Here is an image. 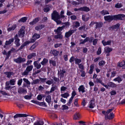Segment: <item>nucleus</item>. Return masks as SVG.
<instances>
[{"mask_svg": "<svg viewBox=\"0 0 125 125\" xmlns=\"http://www.w3.org/2000/svg\"><path fill=\"white\" fill-rule=\"evenodd\" d=\"M48 60L47 59L44 58L43 61L41 62L42 65H44L46 64L47 63Z\"/></svg>", "mask_w": 125, "mask_h": 125, "instance_id": "a19ab883", "label": "nucleus"}, {"mask_svg": "<svg viewBox=\"0 0 125 125\" xmlns=\"http://www.w3.org/2000/svg\"><path fill=\"white\" fill-rule=\"evenodd\" d=\"M125 62L124 61H123L119 63L118 66L120 67H123V66L124 65Z\"/></svg>", "mask_w": 125, "mask_h": 125, "instance_id": "864d4df0", "label": "nucleus"}, {"mask_svg": "<svg viewBox=\"0 0 125 125\" xmlns=\"http://www.w3.org/2000/svg\"><path fill=\"white\" fill-rule=\"evenodd\" d=\"M49 63L50 64H52V65L55 66L56 65V63L55 61L52 60H50L49 61Z\"/></svg>", "mask_w": 125, "mask_h": 125, "instance_id": "de8ad7c7", "label": "nucleus"}, {"mask_svg": "<svg viewBox=\"0 0 125 125\" xmlns=\"http://www.w3.org/2000/svg\"><path fill=\"white\" fill-rule=\"evenodd\" d=\"M28 118L30 119L29 122V124H30L31 122H33L35 120V118L32 116H29L28 117Z\"/></svg>", "mask_w": 125, "mask_h": 125, "instance_id": "7c9ffc66", "label": "nucleus"}, {"mask_svg": "<svg viewBox=\"0 0 125 125\" xmlns=\"http://www.w3.org/2000/svg\"><path fill=\"white\" fill-rule=\"evenodd\" d=\"M22 82V79H20L19 80L18 82V84L19 86H20Z\"/></svg>", "mask_w": 125, "mask_h": 125, "instance_id": "0e129e2a", "label": "nucleus"}, {"mask_svg": "<svg viewBox=\"0 0 125 125\" xmlns=\"http://www.w3.org/2000/svg\"><path fill=\"white\" fill-rule=\"evenodd\" d=\"M116 74V73L115 72L113 71L111 73V75L110 76L111 78L112 77H114L115 76V75Z\"/></svg>", "mask_w": 125, "mask_h": 125, "instance_id": "338daca9", "label": "nucleus"}, {"mask_svg": "<svg viewBox=\"0 0 125 125\" xmlns=\"http://www.w3.org/2000/svg\"><path fill=\"white\" fill-rule=\"evenodd\" d=\"M107 85L109 86V87L112 88L115 87L116 86V84L112 82H108L107 83Z\"/></svg>", "mask_w": 125, "mask_h": 125, "instance_id": "aec40b11", "label": "nucleus"}, {"mask_svg": "<svg viewBox=\"0 0 125 125\" xmlns=\"http://www.w3.org/2000/svg\"><path fill=\"white\" fill-rule=\"evenodd\" d=\"M81 11H84L86 12H88L90 11V9L87 6H84L80 7Z\"/></svg>", "mask_w": 125, "mask_h": 125, "instance_id": "a211bd4d", "label": "nucleus"}, {"mask_svg": "<svg viewBox=\"0 0 125 125\" xmlns=\"http://www.w3.org/2000/svg\"><path fill=\"white\" fill-rule=\"evenodd\" d=\"M60 73L59 72H58V74H59L61 75V77H63L64 75V74L65 73V70L63 69L62 70H60Z\"/></svg>", "mask_w": 125, "mask_h": 125, "instance_id": "c9c22d12", "label": "nucleus"}, {"mask_svg": "<svg viewBox=\"0 0 125 125\" xmlns=\"http://www.w3.org/2000/svg\"><path fill=\"white\" fill-rule=\"evenodd\" d=\"M80 116V115L78 113H76L74 116L73 119L75 120L78 119Z\"/></svg>", "mask_w": 125, "mask_h": 125, "instance_id": "e433bc0d", "label": "nucleus"}, {"mask_svg": "<svg viewBox=\"0 0 125 125\" xmlns=\"http://www.w3.org/2000/svg\"><path fill=\"white\" fill-rule=\"evenodd\" d=\"M120 24L119 23H117L114 25L111 26L109 28L110 30H114L116 28H118L120 26Z\"/></svg>", "mask_w": 125, "mask_h": 125, "instance_id": "f8f14e48", "label": "nucleus"}, {"mask_svg": "<svg viewBox=\"0 0 125 125\" xmlns=\"http://www.w3.org/2000/svg\"><path fill=\"white\" fill-rule=\"evenodd\" d=\"M13 60L16 63H19L25 62L26 60L25 58H22L21 57H20L16 59H14Z\"/></svg>", "mask_w": 125, "mask_h": 125, "instance_id": "20e7f679", "label": "nucleus"}, {"mask_svg": "<svg viewBox=\"0 0 125 125\" xmlns=\"http://www.w3.org/2000/svg\"><path fill=\"white\" fill-rule=\"evenodd\" d=\"M102 43L103 45L105 46L106 45H110L111 43V41H109L106 42L104 40H103L102 41Z\"/></svg>", "mask_w": 125, "mask_h": 125, "instance_id": "b1692460", "label": "nucleus"}, {"mask_svg": "<svg viewBox=\"0 0 125 125\" xmlns=\"http://www.w3.org/2000/svg\"><path fill=\"white\" fill-rule=\"evenodd\" d=\"M108 114H104L105 115V120H107L108 119H113L114 116V114L113 113H111L109 116L108 115Z\"/></svg>", "mask_w": 125, "mask_h": 125, "instance_id": "0eeeda50", "label": "nucleus"}, {"mask_svg": "<svg viewBox=\"0 0 125 125\" xmlns=\"http://www.w3.org/2000/svg\"><path fill=\"white\" fill-rule=\"evenodd\" d=\"M110 93L111 95H115L116 94V93L115 91L113 90L110 92Z\"/></svg>", "mask_w": 125, "mask_h": 125, "instance_id": "680f3d73", "label": "nucleus"}, {"mask_svg": "<svg viewBox=\"0 0 125 125\" xmlns=\"http://www.w3.org/2000/svg\"><path fill=\"white\" fill-rule=\"evenodd\" d=\"M96 24L95 27L96 29H97L98 28H101L103 24V23L102 22H96Z\"/></svg>", "mask_w": 125, "mask_h": 125, "instance_id": "4be33fe9", "label": "nucleus"}, {"mask_svg": "<svg viewBox=\"0 0 125 125\" xmlns=\"http://www.w3.org/2000/svg\"><path fill=\"white\" fill-rule=\"evenodd\" d=\"M61 95L62 97H63L64 98H67V97L69 96V94L68 93H65L64 94H61Z\"/></svg>", "mask_w": 125, "mask_h": 125, "instance_id": "37998d69", "label": "nucleus"}, {"mask_svg": "<svg viewBox=\"0 0 125 125\" xmlns=\"http://www.w3.org/2000/svg\"><path fill=\"white\" fill-rule=\"evenodd\" d=\"M15 80L14 79L10 80V81L7 82H9V84L11 85H13L15 84Z\"/></svg>", "mask_w": 125, "mask_h": 125, "instance_id": "72a5a7b5", "label": "nucleus"}, {"mask_svg": "<svg viewBox=\"0 0 125 125\" xmlns=\"http://www.w3.org/2000/svg\"><path fill=\"white\" fill-rule=\"evenodd\" d=\"M32 95L30 94L29 95H26L24 97V98L26 99H31V98Z\"/></svg>", "mask_w": 125, "mask_h": 125, "instance_id": "4d7b16f0", "label": "nucleus"}, {"mask_svg": "<svg viewBox=\"0 0 125 125\" xmlns=\"http://www.w3.org/2000/svg\"><path fill=\"white\" fill-rule=\"evenodd\" d=\"M75 63L78 64H79V63L81 62V59H78V58H75Z\"/></svg>", "mask_w": 125, "mask_h": 125, "instance_id": "8fccbe9b", "label": "nucleus"}, {"mask_svg": "<svg viewBox=\"0 0 125 125\" xmlns=\"http://www.w3.org/2000/svg\"><path fill=\"white\" fill-rule=\"evenodd\" d=\"M40 82V79H37L33 80V82L31 83V84L32 85L36 84Z\"/></svg>", "mask_w": 125, "mask_h": 125, "instance_id": "ea45409f", "label": "nucleus"}, {"mask_svg": "<svg viewBox=\"0 0 125 125\" xmlns=\"http://www.w3.org/2000/svg\"><path fill=\"white\" fill-rule=\"evenodd\" d=\"M52 19L55 21L57 24L62 23L61 21L60 20V15L56 10L54 11L52 14Z\"/></svg>", "mask_w": 125, "mask_h": 125, "instance_id": "f257e3e1", "label": "nucleus"}, {"mask_svg": "<svg viewBox=\"0 0 125 125\" xmlns=\"http://www.w3.org/2000/svg\"><path fill=\"white\" fill-rule=\"evenodd\" d=\"M39 79L40 81H41V82L43 83L46 82V81L47 80L46 78H42L40 77H39Z\"/></svg>", "mask_w": 125, "mask_h": 125, "instance_id": "6e6d98bb", "label": "nucleus"}, {"mask_svg": "<svg viewBox=\"0 0 125 125\" xmlns=\"http://www.w3.org/2000/svg\"><path fill=\"white\" fill-rule=\"evenodd\" d=\"M114 109V107H113L111 109L108 110L107 111H102V113L103 114H109L110 112H112Z\"/></svg>", "mask_w": 125, "mask_h": 125, "instance_id": "bb28decb", "label": "nucleus"}, {"mask_svg": "<svg viewBox=\"0 0 125 125\" xmlns=\"http://www.w3.org/2000/svg\"><path fill=\"white\" fill-rule=\"evenodd\" d=\"M44 27V25H40L36 26L35 27V29L37 31L41 30Z\"/></svg>", "mask_w": 125, "mask_h": 125, "instance_id": "393cba45", "label": "nucleus"}, {"mask_svg": "<svg viewBox=\"0 0 125 125\" xmlns=\"http://www.w3.org/2000/svg\"><path fill=\"white\" fill-rule=\"evenodd\" d=\"M16 25H13L12 27L8 28L7 29V30L9 31L13 30L16 28Z\"/></svg>", "mask_w": 125, "mask_h": 125, "instance_id": "58836bf2", "label": "nucleus"}, {"mask_svg": "<svg viewBox=\"0 0 125 125\" xmlns=\"http://www.w3.org/2000/svg\"><path fill=\"white\" fill-rule=\"evenodd\" d=\"M104 18L105 21L109 22H110L113 20H117V15L105 16H104Z\"/></svg>", "mask_w": 125, "mask_h": 125, "instance_id": "f03ea898", "label": "nucleus"}, {"mask_svg": "<svg viewBox=\"0 0 125 125\" xmlns=\"http://www.w3.org/2000/svg\"><path fill=\"white\" fill-rule=\"evenodd\" d=\"M33 68V66L32 65L28 66L25 70L22 73V75H28L29 73V72L32 70Z\"/></svg>", "mask_w": 125, "mask_h": 125, "instance_id": "7ed1b4c3", "label": "nucleus"}, {"mask_svg": "<svg viewBox=\"0 0 125 125\" xmlns=\"http://www.w3.org/2000/svg\"><path fill=\"white\" fill-rule=\"evenodd\" d=\"M23 80L28 85L30 84V83L28 79L24 78L23 79Z\"/></svg>", "mask_w": 125, "mask_h": 125, "instance_id": "bf43d9fd", "label": "nucleus"}, {"mask_svg": "<svg viewBox=\"0 0 125 125\" xmlns=\"http://www.w3.org/2000/svg\"><path fill=\"white\" fill-rule=\"evenodd\" d=\"M25 27L24 26H22L19 31L18 35L19 36L21 37H23L25 33Z\"/></svg>", "mask_w": 125, "mask_h": 125, "instance_id": "423d86ee", "label": "nucleus"}, {"mask_svg": "<svg viewBox=\"0 0 125 125\" xmlns=\"http://www.w3.org/2000/svg\"><path fill=\"white\" fill-rule=\"evenodd\" d=\"M40 37V35L37 33H35L32 36L33 39V41H31V42H34L35 40L39 38Z\"/></svg>", "mask_w": 125, "mask_h": 125, "instance_id": "412c9836", "label": "nucleus"}, {"mask_svg": "<svg viewBox=\"0 0 125 125\" xmlns=\"http://www.w3.org/2000/svg\"><path fill=\"white\" fill-rule=\"evenodd\" d=\"M76 31V29L70 30L65 33V37L68 39L69 38V37Z\"/></svg>", "mask_w": 125, "mask_h": 125, "instance_id": "39448f33", "label": "nucleus"}, {"mask_svg": "<svg viewBox=\"0 0 125 125\" xmlns=\"http://www.w3.org/2000/svg\"><path fill=\"white\" fill-rule=\"evenodd\" d=\"M113 81H117L119 83L122 81L121 78L120 77H118L114 79Z\"/></svg>", "mask_w": 125, "mask_h": 125, "instance_id": "3c124183", "label": "nucleus"}, {"mask_svg": "<svg viewBox=\"0 0 125 125\" xmlns=\"http://www.w3.org/2000/svg\"><path fill=\"white\" fill-rule=\"evenodd\" d=\"M15 44L16 46L17 47L19 46L21 44L20 43V39L18 38H15Z\"/></svg>", "mask_w": 125, "mask_h": 125, "instance_id": "cd10ccee", "label": "nucleus"}, {"mask_svg": "<svg viewBox=\"0 0 125 125\" xmlns=\"http://www.w3.org/2000/svg\"><path fill=\"white\" fill-rule=\"evenodd\" d=\"M117 20H122V18L125 17V15L119 14L117 15Z\"/></svg>", "mask_w": 125, "mask_h": 125, "instance_id": "c756f323", "label": "nucleus"}, {"mask_svg": "<svg viewBox=\"0 0 125 125\" xmlns=\"http://www.w3.org/2000/svg\"><path fill=\"white\" fill-rule=\"evenodd\" d=\"M29 116L26 114H17L14 115L13 117L14 118H16L18 117H26Z\"/></svg>", "mask_w": 125, "mask_h": 125, "instance_id": "1a4fd4ad", "label": "nucleus"}, {"mask_svg": "<svg viewBox=\"0 0 125 125\" xmlns=\"http://www.w3.org/2000/svg\"><path fill=\"white\" fill-rule=\"evenodd\" d=\"M27 19V18L26 17H24L21 18L18 21L19 22H25Z\"/></svg>", "mask_w": 125, "mask_h": 125, "instance_id": "4c0bfd02", "label": "nucleus"}, {"mask_svg": "<svg viewBox=\"0 0 125 125\" xmlns=\"http://www.w3.org/2000/svg\"><path fill=\"white\" fill-rule=\"evenodd\" d=\"M14 39L12 38L10 39L8 41H6L5 43V45H8L10 44L12 42H13L14 41Z\"/></svg>", "mask_w": 125, "mask_h": 125, "instance_id": "f704fd0d", "label": "nucleus"}, {"mask_svg": "<svg viewBox=\"0 0 125 125\" xmlns=\"http://www.w3.org/2000/svg\"><path fill=\"white\" fill-rule=\"evenodd\" d=\"M76 94L75 91L73 92L72 93V96L69 100V102L67 104L69 105H70L72 103V100L75 96L76 95Z\"/></svg>", "mask_w": 125, "mask_h": 125, "instance_id": "6e6552de", "label": "nucleus"}, {"mask_svg": "<svg viewBox=\"0 0 125 125\" xmlns=\"http://www.w3.org/2000/svg\"><path fill=\"white\" fill-rule=\"evenodd\" d=\"M85 88L84 87L83 85H81L78 88V90L79 92H82V93H83L85 92Z\"/></svg>", "mask_w": 125, "mask_h": 125, "instance_id": "5701e85b", "label": "nucleus"}, {"mask_svg": "<svg viewBox=\"0 0 125 125\" xmlns=\"http://www.w3.org/2000/svg\"><path fill=\"white\" fill-rule=\"evenodd\" d=\"M44 124V122L42 120H40L35 122L33 125H43Z\"/></svg>", "mask_w": 125, "mask_h": 125, "instance_id": "2eb2a0df", "label": "nucleus"}, {"mask_svg": "<svg viewBox=\"0 0 125 125\" xmlns=\"http://www.w3.org/2000/svg\"><path fill=\"white\" fill-rule=\"evenodd\" d=\"M33 64L35 67H36L37 69H40L41 66V65L40 63L37 62V61H34L33 62Z\"/></svg>", "mask_w": 125, "mask_h": 125, "instance_id": "ddd939ff", "label": "nucleus"}, {"mask_svg": "<svg viewBox=\"0 0 125 125\" xmlns=\"http://www.w3.org/2000/svg\"><path fill=\"white\" fill-rule=\"evenodd\" d=\"M38 45L37 43H35L34 44L32 45L30 48V50H32L34 49Z\"/></svg>", "mask_w": 125, "mask_h": 125, "instance_id": "a18cd8bd", "label": "nucleus"}, {"mask_svg": "<svg viewBox=\"0 0 125 125\" xmlns=\"http://www.w3.org/2000/svg\"><path fill=\"white\" fill-rule=\"evenodd\" d=\"M57 35H55L54 36V38L55 39H62L63 37V36L61 35V33H58L57 32Z\"/></svg>", "mask_w": 125, "mask_h": 125, "instance_id": "a878e982", "label": "nucleus"}, {"mask_svg": "<svg viewBox=\"0 0 125 125\" xmlns=\"http://www.w3.org/2000/svg\"><path fill=\"white\" fill-rule=\"evenodd\" d=\"M101 52V47L99 48L97 51V54L98 55L100 54Z\"/></svg>", "mask_w": 125, "mask_h": 125, "instance_id": "e2e57ef3", "label": "nucleus"}, {"mask_svg": "<svg viewBox=\"0 0 125 125\" xmlns=\"http://www.w3.org/2000/svg\"><path fill=\"white\" fill-rule=\"evenodd\" d=\"M40 20V18L38 17L34 19L33 21L30 23V25H33L36 24Z\"/></svg>", "mask_w": 125, "mask_h": 125, "instance_id": "dca6fc26", "label": "nucleus"}, {"mask_svg": "<svg viewBox=\"0 0 125 125\" xmlns=\"http://www.w3.org/2000/svg\"><path fill=\"white\" fill-rule=\"evenodd\" d=\"M18 92L19 94H22L27 92V90L21 87H20L18 89Z\"/></svg>", "mask_w": 125, "mask_h": 125, "instance_id": "4468645a", "label": "nucleus"}, {"mask_svg": "<svg viewBox=\"0 0 125 125\" xmlns=\"http://www.w3.org/2000/svg\"><path fill=\"white\" fill-rule=\"evenodd\" d=\"M105 51L106 53H109L112 51V49L109 47H107L105 48Z\"/></svg>", "mask_w": 125, "mask_h": 125, "instance_id": "49530a36", "label": "nucleus"}, {"mask_svg": "<svg viewBox=\"0 0 125 125\" xmlns=\"http://www.w3.org/2000/svg\"><path fill=\"white\" fill-rule=\"evenodd\" d=\"M105 63V62L104 61L102 60L99 62V65L100 66H103L104 65Z\"/></svg>", "mask_w": 125, "mask_h": 125, "instance_id": "5fc2aeb1", "label": "nucleus"}, {"mask_svg": "<svg viewBox=\"0 0 125 125\" xmlns=\"http://www.w3.org/2000/svg\"><path fill=\"white\" fill-rule=\"evenodd\" d=\"M51 96L50 95H48L46 98L45 100L48 103H50L51 102Z\"/></svg>", "mask_w": 125, "mask_h": 125, "instance_id": "2f4dec72", "label": "nucleus"}, {"mask_svg": "<svg viewBox=\"0 0 125 125\" xmlns=\"http://www.w3.org/2000/svg\"><path fill=\"white\" fill-rule=\"evenodd\" d=\"M36 56V53L33 52L30 53L27 56V58L28 59H31L33 57L35 56Z\"/></svg>", "mask_w": 125, "mask_h": 125, "instance_id": "6ab92c4d", "label": "nucleus"}, {"mask_svg": "<svg viewBox=\"0 0 125 125\" xmlns=\"http://www.w3.org/2000/svg\"><path fill=\"white\" fill-rule=\"evenodd\" d=\"M67 89V88L66 87L64 86H62L61 87V93H62V91H64L66 90Z\"/></svg>", "mask_w": 125, "mask_h": 125, "instance_id": "052dcab7", "label": "nucleus"}, {"mask_svg": "<svg viewBox=\"0 0 125 125\" xmlns=\"http://www.w3.org/2000/svg\"><path fill=\"white\" fill-rule=\"evenodd\" d=\"M103 15H104L106 14H109V12L108 11L103 10L100 12Z\"/></svg>", "mask_w": 125, "mask_h": 125, "instance_id": "473e14b6", "label": "nucleus"}, {"mask_svg": "<svg viewBox=\"0 0 125 125\" xmlns=\"http://www.w3.org/2000/svg\"><path fill=\"white\" fill-rule=\"evenodd\" d=\"M70 18L72 20H75L77 19L76 17L74 15H73L71 16Z\"/></svg>", "mask_w": 125, "mask_h": 125, "instance_id": "774afa93", "label": "nucleus"}, {"mask_svg": "<svg viewBox=\"0 0 125 125\" xmlns=\"http://www.w3.org/2000/svg\"><path fill=\"white\" fill-rule=\"evenodd\" d=\"M12 73V72H6L4 73V74L7 75V77L8 78H10V77Z\"/></svg>", "mask_w": 125, "mask_h": 125, "instance_id": "c03bdc74", "label": "nucleus"}, {"mask_svg": "<svg viewBox=\"0 0 125 125\" xmlns=\"http://www.w3.org/2000/svg\"><path fill=\"white\" fill-rule=\"evenodd\" d=\"M94 68V65L93 64L91 65L90 66V69L89 70V73L90 74H91L93 72V70Z\"/></svg>", "mask_w": 125, "mask_h": 125, "instance_id": "09e8293b", "label": "nucleus"}, {"mask_svg": "<svg viewBox=\"0 0 125 125\" xmlns=\"http://www.w3.org/2000/svg\"><path fill=\"white\" fill-rule=\"evenodd\" d=\"M98 40L96 39H94L93 41V45H95L96 44Z\"/></svg>", "mask_w": 125, "mask_h": 125, "instance_id": "69168bd1", "label": "nucleus"}, {"mask_svg": "<svg viewBox=\"0 0 125 125\" xmlns=\"http://www.w3.org/2000/svg\"><path fill=\"white\" fill-rule=\"evenodd\" d=\"M90 105L89 106V108L93 109L94 107V100H91L90 101Z\"/></svg>", "mask_w": 125, "mask_h": 125, "instance_id": "f3484780", "label": "nucleus"}, {"mask_svg": "<svg viewBox=\"0 0 125 125\" xmlns=\"http://www.w3.org/2000/svg\"><path fill=\"white\" fill-rule=\"evenodd\" d=\"M51 53H52L53 55L57 56L58 55L59 52L55 50H53L52 51H51Z\"/></svg>", "mask_w": 125, "mask_h": 125, "instance_id": "c85d7f7f", "label": "nucleus"}, {"mask_svg": "<svg viewBox=\"0 0 125 125\" xmlns=\"http://www.w3.org/2000/svg\"><path fill=\"white\" fill-rule=\"evenodd\" d=\"M122 6L123 5L121 3H118L115 5V7L117 8H120L122 7Z\"/></svg>", "mask_w": 125, "mask_h": 125, "instance_id": "603ef678", "label": "nucleus"}, {"mask_svg": "<svg viewBox=\"0 0 125 125\" xmlns=\"http://www.w3.org/2000/svg\"><path fill=\"white\" fill-rule=\"evenodd\" d=\"M30 42L29 41H26L24 42L23 44L21 45V47L19 48L17 50V51H16V52H17L18 51H19V50H20L22 49L26 45L28 44H29L30 43Z\"/></svg>", "mask_w": 125, "mask_h": 125, "instance_id": "9d476101", "label": "nucleus"}, {"mask_svg": "<svg viewBox=\"0 0 125 125\" xmlns=\"http://www.w3.org/2000/svg\"><path fill=\"white\" fill-rule=\"evenodd\" d=\"M57 88V86L56 85L52 86L50 90V92L52 93V92L54 91Z\"/></svg>", "mask_w": 125, "mask_h": 125, "instance_id": "13d9d810", "label": "nucleus"}, {"mask_svg": "<svg viewBox=\"0 0 125 125\" xmlns=\"http://www.w3.org/2000/svg\"><path fill=\"white\" fill-rule=\"evenodd\" d=\"M65 26L63 25L62 27H58L57 30H54V31L55 32H58V33H61V31L62 30L65 28Z\"/></svg>", "mask_w": 125, "mask_h": 125, "instance_id": "9b49d317", "label": "nucleus"}, {"mask_svg": "<svg viewBox=\"0 0 125 125\" xmlns=\"http://www.w3.org/2000/svg\"><path fill=\"white\" fill-rule=\"evenodd\" d=\"M9 82H6V87H5V89L6 90H9L11 87L10 85H9Z\"/></svg>", "mask_w": 125, "mask_h": 125, "instance_id": "79ce46f5", "label": "nucleus"}]
</instances>
